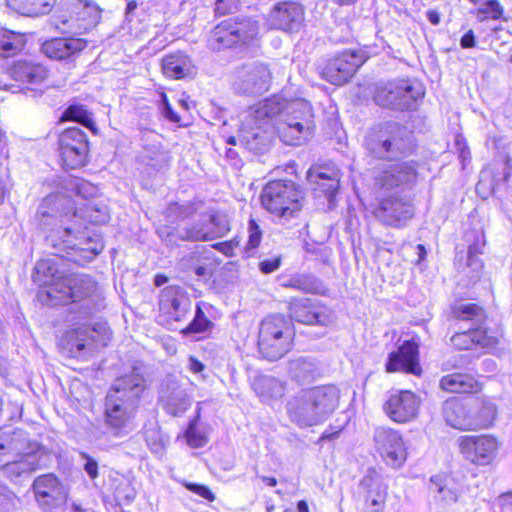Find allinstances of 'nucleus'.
Wrapping results in <instances>:
<instances>
[{
    "label": "nucleus",
    "mask_w": 512,
    "mask_h": 512,
    "mask_svg": "<svg viewBox=\"0 0 512 512\" xmlns=\"http://www.w3.org/2000/svg\"><path fill=\"white\" fill-rule=\"evenodd\" d=\"M290 373L299 382H309L315 377L317 368L312 360L300 358L290 363Z\"/></svg>",
    "instance_id": "nucleus-41"
},
{
    "label": "nucleus",
    "mask_w": 512,
    "mask_h": 512,
    "mask_svg": "<svg viewBox=\"0 0 512 512\" xmlns=\"http://www.w3.org/2000/svg\"><path fill=\"white\" fill-rule=\"evenodd\" d=\"M451 345L458 350H472L480 348H492L498 340L481 328H469L466 331L456 332L450 338Z\"/></svg>",
    "instance_id": "nucleus-26"
},
{
    "label": "nucleus",
    "mask_w": 512,
    "mask_h": 512,
    "mask_svg": "<svg viewBox=\"0 0 512 512\" xmlns=\"http://www.w3.org/2000/svg\"><path fill=\"white\" fill-rule=\"evenodd\" d=\"M202 305H205V303L201 302L196 305L193 320L181 331L184 335L204 333L213 327V323L206 317L202 310Z\"/></svg>",
    "instance_id": "nucleus-42"
},
{
    "label": "nucleus",
    "mask_w": 512,
    "mask_h": 512,
    "mask_svg": "<svg viewBox=\"0 0 512 512\" xmlns=\"http://www.w3.org/2000/svg\"><path fill=\"white\" fill-rule=\"evenodd\" d=\"M303 196L298 186L288 180L270 181L261 193V203L270 213L285 219L293 217L302 207Z\"/></svg>",
    "instance_id": "nucleus-10"
},
{
    "label": "nucleus",
    "mask_w": 512,
    "mask_h": 512,
    "mask_svg": "<svg viewBox=\"0 0 512 512\" xmlns=\"http://www.w3.org/2000/svg\"><path fill=\"white\" fill-rule=\"evenodd\" d=\"M360 485L366 491V503L373 508L372 512H382L387 497V485L382 476L375 469H369Z\"/></svg>",
    "instance_id": "nucleus-27"
},
{
    "label": "nucleus",
    "mask_w": 512,
    "mask_h": 512,
    "mask_svg": "<svg viewBox=\"0 0 512 512\" xmlns=\"http://www.w3.org/2000/svg\"><path fill=\"white\" fill-rule=\"evenodd\" d=\"M423 96V86L407 78L389 81L377 90L374 99L382 107L405 111L414 109Z\"/></svg>",
    "instance_id": "nucleus-11"
},
{
    "label": "nucleus",
    "mask_w": 512,
    "mask_h": 512,
    "mask_svg": "<svg viewBox=\"0 0 512 512\" xmlns=\"http://www.w3.org/2000/svg\"><path fill=\"white\" fill-rule=\"evenodd\" d=\"M8 5L25 16L38 17L51 12L56 0H6Z\"/></svg>",
    "instance_id": "nucleus-38"
},
{
    "label": "nucleus",
    "mask_w": 512,
    "mask_h": 512,
    "mask_svg": "<svg viewBox=\"0 0 512 512\" xmlns=\"http://www.w3.org/2000/svg\"><path fill=\"white\" fill-rule=\"evenodd\" d=\"M459 449L464 458L472 463L489 464L498 449V442L492 436H462L458 439Z\"/></svg>",
    "instance_id": "nucleus-19"
},
{
    "label": "nucleus",
    "mask_w": 512,
    "mask_h": 512,
    "mask_svg": "<svg viewBox=\"0 0 512 512\" xmlns=\"http://www.w3.org/2000/svg\"><path fill=\"white\" fill-rule=\"evenodd\" d=\"M151 161L155 160V163H148V165L156 168L157 170L163 168L166 165V155L164 152H157L155 158H150Z\"/></svg>",
    "instance_id": "nucleus-64"
},
{
    "label": "nucleus",
    "mask_w": 512,
    "mask_h": 512,
    "mask_svg": "<svg viewBox=\"0 0 512 512\" xmlns=\"http://www.w3.org/2000/svg\"><path fill=\"white\" fill-rule=\"evenodd\" d=\"M24 46L23 36L19 33L0 29V56L10 57L15 55Z\"/></svg>",
    "instance_id": "nucleus-40"
},
{
    "label": "nucleus",
    "mask_w": 512,
    "mask_h": 512,
    "mask_svg": "<svg viewBox=\"0 0 512 512\" xmlns=\"http://www.w3.org/2000/svg\"><path fill=\"white\" fill-rule=\"evenodd\" d=\"M74 14L69 19H62V24L67 26V31L73 34H82L96 25L100 17V10L92 1L77 0L74 6Z\"/></svg>",
    "instance_id": "nucleus-24"
},
{
    "label": "nucleus",
    "mask_w": 512,
    "mask_h": 512,
    "mask_svg": "<svg viewBox=\"0 0 512 512\" xmlns=\"http://www.w3.org/2000/svg\"><path fill=\"white\" fill-rule=\"evenodd\" d=\"M213 240L223 237L230 231L229 222L225 215L212 214L208 218Z\"/></svg>",
    "instance_id": "nucleus-48"
},
{
    "label": "nucleus",
    "mask_w": 512,
    "mask_h": 512,
    "mask_svg": "<svg viewBox=\"0 0 512 512\" xmlns=\"http://www.w3.org/2000/svg\"><path fill=\"white\" fill-rule=\"evenodd\" d=\"M308 180L315 184L314 189L322 192L329 201L336 195L339 188V179L335 172L327 173L320 168H311L307 173Z\"/></svg>",
    "instance_id": "nucleus-35"
},
{
    "label": "nucleus",
    "mask_w": 512,
    "mask_h": 512,
    "mask_svg": "<svg viewBox=\"0 0 512 512\" xmlns=\"http://www.w3.org/2000/svg\"><path fill=\"white\" fill-rule=\"evenodd\" d=\"M239 0H217L215 3V12L219 15H225L235 11L238 8Z\"/></svg>",
    "instance_id": "nucleus-57"
},
{
    "label": "nucleus",
    "mask_w": 512,
    "mask_h": 512,
    "mask_svg": "<svg viewBox=\"0 0 512 512\" xmlns=\"http://www.w3.org/2000/svg\"><path fill=\"white\" fill-rule=\"evenodd\" d=\"M28 453L42 454V447L36 442H31L23 429L0 431V461H4L2 457L9 458Z\"/></svg>",
    "instance_id": "nucleus-20"
},
{
    "label": "nucleus",
    "mask_w": 512,
    "mask_h": 512,
    "mask_svg": "<svg viewBox=\"0 0 512 512\" xmlns=\"http://www.w3.org/2000/svg\"><path fill=\"white\" fill-rule=\"evenodd\" d=\"M160 109L163 116L171 122L177 123L180 121V116L172 109L168 97L165 93L160 94Z\"/></svg>",
    "instance_id": "nucleus-56"
},
{
    "label": "nucleus",
    "mask_w": 512,
    "mask_h": 512,
    "mask_svg": "<svg viewBox=\"0 0 512 512\" xmlns=\"http://www.w3.org/2000/svg\"><path fill=\"white\" fill-rule=\"evenodd\" d=\"M294 330L291 321L283 315H269L263 319L258 331V351L263 358L276 361L292 348Z\"/></svg>",
    "instance_id": "nucleus-9"
},
{
    "label": "nucleus",
    "mask_w": 512,
    "mask_h": 512,
    "mask_svg": "<svg viewBox=\"0 0 512 512\" xmlns=\"http://www.w3.org/2000/svg\"><path fill=\"white\" fill-rule=\"evenodd\" d=\"M339 390L333 385L303 389L286 404L289 419L301 428L324 422L339 403Z\"/></svg>",
    "instance_id": "nucleus-6"
},
{
    "label": "nucleus",
    "mask_w": 512,
    "mask_h": 512,
    "mask_svg": "<svg viewBox=\"0 0 512 512\" xmlns=\"http://www.w3.org/2000/svg\"><path fill=\"white\" fill-rule=\"evenodd\" d=\"M290 318L307 325L328 326L333 322L332 311L310 298H295L289 303Z\"/></svg>",
    "instance_id": "nucleus-18"
},
{
    "label": "nucleus",
    "mask_w": 512,
    "mask_h": 512,
    "mask_svg": "<svg viewBox=\"0 0 512 512\" xmlns=\"http://www.w3.org/2000/svg\"><path fill=\"white\" fill-rule=\"evenodd\" d=\"M281 264V257L276 256L271 259H265L260 261L259 263V269L264 274H270L277 270L280 267Z\"/></svg>",
    "instance_id": "nucleus-59"
},
{
    "label": "nucleus",
    "mask_w": 512,
    "mask_h": 512,
    "mask_svg": "<svg viewBox=\"0 0 512 512\" xmlns=\"http://www.w3.org/2000/svg\"><path fill=\"white\" fill-rule=\"evenodd\" d=\"M430 490L438 494V498L445 503H454L458 499L456 491L448 487L446 479L440 476H434L431 478Z\"/></svg>",
    "instance_id": "nucleus-44"
},
{
    "label": "nucleus",
    "mask_w": 512,
    "mask_h": 512,
    "mask_svg": "<svg viewBox=\"0 0 512 512\" xmlns=\"http://www.w3.org/2000/svg\"><path fill=\"white\" fill-rule=\"evenodd\" d=\"M10 75L16 81L25 83L30 89L42 84L48 77V70L40 63L31 61H17L10 69Z\"/></svg>",
    "instance_id": "nucleus-29"
},
{
    "label": "nucleus",
    "mask_w": 512,
    "mask_h": 512,
    "mask_svg": "<svg viewBox=\"0 0 512 512\" xmlns=\"http://www.w3.org/2000/svg\"><path fill=\"white\" fill-rule=\"evenodd\" d=\"M64 115L68 119L81 123L86 127H91L93 125V121L90 117V114L81 105H71L67 108Z\"/></svg>",
    "instance_id": "nucleus-49"
},
{
    "label": "nucleus",
    "mask_w": 512,
    "mask_h": 512,
    "mask_svg": "<svg viewBox=\"0 0 512 512\" xmlns=\"http://www.w3.org/2000/svg\"><path fill=\"white\" fill-rule=\"evenodd\" d=\"M365 60L362 53L345 50L327 62L322 75L331 84L343 85L364 64Z\"/></svg>",
    "instance_id": "nucleus-16"
},
{
    "label": "nucleus",
    "mask_w": 512,
    "mask_h": 512,
    "mask_svg": "<svg viewBox=\"0 0 512 512\" xmlns=\"http://www.w3.org/2000/svg\"><path fill=\"white\" fill-rule=\"evenodd\" d=\"M81 457L85 460L84 470L91 479H95L98 476V463L97 461L89 456L87 453H81Z\"/></svg>",
    "instance_id": "nucleus-58"
},
{
    "label": "nucleus",
    "mask_w": 512,
    "mask_h": 512,
    "mask_svg": "<svg viewBox=\"0 0 512 512\" xmlns=\"http://www.w3.org/2000/svg\"><path fill=\"white\" fill-rule=\"evenodd\" d=\"M282 286L312 294H324L326 291L323 282L309 273L293 274L282 283Z\"/></svg>",
    "instance_id": "nucleus-36"
},
{
    "label": "nucleus",
    "mask_w": 512,
    "mask_h": 512,
    "mask_svg": "<svg viewBox=\"0 0 512 512\" xmlns=\"http://www.w3.org/2000/svg\"><path fill=\"white\" fill-rule=\"evenodd\" d=\"M304 20V10L295 2L277 3L269 13L272 27L284 31H297Z\"/></svg>",
    "instance_id": "nucleus-23"
},
{
    "label": "nucleus",
    "mask_w": 512,
    "mask_h": 512,
    "mask_svg": "<svg viewBox=\"0 0 512 512\" xmlns=\"http://www.w3.org/2000/svg\"><path fill=\"white\" fill-rule=\"evenodd\" d=\"M200 417V407L197 408L196 416L194 419H192L185 431V436L188 441V444L194 448H200L203 447L207 439L206 437L197 430V422Z\"/></svg>",
    "instance_id": "nucleus-47"
},
{
    "label": "nucleus",
    "mask_w": 512,
    "mask_h": 512,
    "mask_svg": "<svg viewBox=\"0 0 512 512\" xmlns=\"http://www.w3.org/2000/svg\"><path fill=\"white\" fill-rule=\"evenodd\" d=\"M366 150L376 158L393 160L410 152L412 140L407 130L395 122L371 128L364 139Z\"/></svg>",
    "instance_id": "nucleus-8"
},
{
    "label": "nucleus",
    "mask_w": 512,
    "mask_h": 512,
    "mask_svg": "<svg viewBox=\"0 0 512 512\" xmlns=\"http://www.w3.org/2000/svg\"><path fill=\"white\" fill-rule=\"evenodd\" d=\"M145 379L136 371L117 378L105 401V421L115 436L134 430L133 418L145 390Z\"/></svg>",
    "instance_id": "nucleus-4"
},
{
    "label": "nucleus",
    "mask_w": 512,
    "mask_h": 512,
    "mask_svg": "<svg viewBox=\"0 0 512 512\" xmlns=\"http://www.w3.org/2000/svg\"><path fill=\"white\" fill-rule=\"evenodd\" d=\"M187 368L194 374L204 371L205 365L194 356L188 358Z\"/></svg>",
    "instance_id": "nucleus-63"
},
{
    "label": "nucleus",
    "mask_w": 512,
    "mask_h": 512,
    "mask_svg": "<svg viewBox=\"0 0 512 512\" xmlns=\"http://www.w3.org/2000/svg\"><path fill=\"white\" fill-rule=\"evenodd\" d=\"M180 238L186 241H211L213 234L210 229L208 219L202 220L184 229V235Z\"/></svg>",
    "instance_id": "nucleus-43"
},
{
    "label": "nucleus",
    "mask_w": 512,
    "mask_h": 512,
    "mask_svg": "<svg viewBox=\"0 0 512 512\" xmlns=\"http://www.w3.org/2000/svg\"><path fill=\"white\" fill-rule=\"evenodd\" d=\"M162 71L168 78L184 79L195 75L196 67L187 54L176 52L166 55L162 59Z\"/></svg>",
    "instance_id": "nucleus-31"
},
{
    "label": "nucleus",
    "mask_w": 512,
    "mask_h": 512,
    "mask_svg": "<svg viewBox=\"0 0 512 512\" xmlns=\"http://www.w3.org/2000/svg\"><path fill=\"white\" fill-rule=\"evenodd\" d=\"M248 241L245 247L246 253L250 254V251L256 249L261 242L262 239V231L254 219H249L248 221Z\"/></svg>",
    "instance_id": "nucleus-50"
},
{
    "label": "nucleus",
    "mask_w": 512,
    "mask_h": 512,
    "mask_svg": "<svg viewBox=\"0 0 512 512\" xmlns=\"http://www.w3.org/2000/svg\"><path fill=\"white\" fill-rule=\"evenodd\" d=\"M260 24L251 17H234L221 21L210 32L208 47L213 51L233 49L248 53L259 46Z\"/></svg>",
    "instance_id": "nucleus-7"
},
{
    "label": "nucleus",
    "mask_w": 512,
    "mask_h": 512,
    "mask_svg": "<svg viewBox=\"0 0 512 512\" xmlns=\"http://www.w3.org/2000/svg\"><path fill=\"white\" fill-rule=\"evenodd\" d=\"M420 398L409 390L391 394L383 405L385 414L396 423L404 424L417 418Z\"/></svg>",
    "instance_id": "nucleus-17"
},
{
    "label": "nucleus",
    "mask_w": 512,
    "mask_h": 512,
    "mask_svg": "<svg viewBox=\"0 0 512 512\" xmlns=\"http://www.w3.org/2000/svg\"><path fill=\"white\" fill-rule=\"evenodd\" d=\"M37 297L41 303L50 306L80 303L79 319L86 321L75 323L74 327L67 331L62 340L64 348L76 358L83 357L96 348V343L106 331V326L99 322H91L90 319L103 307V299L97 292L96 282L90 276H66L61 283L54 285L50 290H40Z\"/></svg>",
    "instance_id": "nucleus-2"
},
{
    "label": "nucleus",
    "mask_w": 512,
    "mask_h": 512,
    "mask_svg": "<svg viewBox=\"0 0 512 512\" xmlns=\"http://www.w3.org/2000/svg\"><path fill=\"white\" fill-rule=\"evenodd\" d=\"M11 460L7 459L1 469L5 476L12 481L29 475L40 466L41 454L28 453V455L11 456Z\"/></svg>",
    "instance_id": "nucleus-32"
},
{
    "label": "nucleus",
    "mask_w": 512,
    "mask_h": 512,
    "mask_svg": "<svg viewBox=\"0 0 512 512\" xmlns=\"http://www.w3.org/2000/svg\"><path fill=\"white\" fill-rule=\"evenodd\" d=\"M191 304L190 298L180 287L169 286L161 292L160 310L176 322H181L187 318L191 310Z\"/></svg>",
    "instance_id": "nucleus-22"
},
{
    "label": "nucleus",
    "mask_w": 512,
    "mask_h": 512,
    "mask_svg": "<svg viewBox=\"0 0 512 512\" xmlns=\"http://www.w3.org/2000/svg\"><path fill=\"white\" fill-rule=\"evenodd\" d=\"M64 278L66 276L61 274L54 259H42L36 263L33 281L43 287L42 290H50L54 285L61 283Z\"/></svg>",
    "instance_id": "nucleus-34"
},
{
    "label": "nucleus",
    "mask_w": 512,
    "mask_h": 512,
    "mask_svg": "<svg viewBox=\"0 0 512 512\" xmlns=\"http://www.w3.org/2000/svg\"><path fill=\"white\" fill-rule=\"evenodd\" d=\"M186 487L188 490L194 492L195 494L201 496L204 499H207L210 501L214 500L213 493L206 486H203L200 484H195V483H188V484H186Z\"/></svg>",
    "instance_id": "nucleus-60"
},
{
    "label": "nucleus",
    "mask_w": 512,
    "mask_h": 512,
    "mask_svg": "<svg viewBox=\"0 0 512 512\" xmlns=\"http://www.w3.org/2000/svg\"><path fill=\"white\" fill-rule=\"evenodd\" d=\"M197 208L192 203L171 204L168 208V215L171 216L173 214L176 215L178 220H184L196 212Z\"/></svg>",
    "instance_id": "nucleus-55"
},
{
    "label": "nucleus",
    "mask_w": 512,
    "mask_h": 512,
    "mask_svg": "<svg viewBox=\"0 0 512 512\" xmlns=\"http://www.w3.org/2000/svg\"><path fill=\"white\" fill-rule=\"evenodd\" d=\"M35 500L42 511L55 512L67 501L68 493L53 474L38 476L32 484Z\"/></svg>",
    "instance_id": "nucleus-14"
},
{
    "label": "nucleus",
    "mask_w": 512,
    "mask_h": 512,
    "mask_svg": "<svg viewBox=\"0 0 512 512\" xmlns=\"http://www.w3.org/2000/svg\"><path fill=\"white\" fill-rule=\"evenodd\" d=\"M86 46L87 42L82 38H54L45 41L41 46V51L48 58L66 60L78 55Z\"/></svg>",
    "instance_id": "nucleus-25"
},
{
    "label": "nucleus",
    "mask_w": 512,
    "mask_h": 512,
    "mask_svg": "<svg viewBox=\"0 0 512 512\" xmlns=\"http://www.w3.org/2000/svg\"><path fill=\"white\" fill-rule=\"evenodd\" d=\"M271 83V72L261 62L243 64L235 70L233 86L240 94L256 96L265 93Z\"/></svg>",
    "instance_id": "nucleus-12"
},
{
    "label": "nucleus",
    "mask_w": 512,
    "mask_h": 512,
    "mask_svg": "<svg viewBox=\"0 0 512 512\" xmlns=\"http://www.w3.org/2000/svg\"><path fill=\"white\" fill-rule=\"evenodd\" d=\"M160 401L163 403L164 410L174 417L182 416L191 406V400L186 391L177 383H171L161 391Z\"/></svg>",
    "instance_id": "nucleus-30"
},
{
    "label": "nucleus",
    "mask_w": 512,
    "mask_h": 512,
    "mask_svg": "<svg viewBox=\"0 0 512 512\" xmlns=\"http://www.w3.org/2000/svg\"><path fill=\"white\" fill-rule=\"evenodd\" d=\"M59 152L63 166L75 169L83 166L88 156L86 133L79 127H69L59 136Z\"/></svg>",
    "instance_id": "nucleus-13"
},
{
    "label": "nucleus",
    "mask_w": 512,
    "mask_h": 512,
    "mask_svg": "<svg viewBox=\"0 0 512 512\" xmlns=\"http://www.w3.org/2000/svg\"><path fill=\"white\" fill-rule=\"evenodd\" d=\"M503 12V7L498 0H485L477 9L476 15L480 21L488 18L498 20L502 18Z\"/></svg>",
    "instance_id": "nucleus-46"
},
{
    "label": "nucleus",
    "mask_w": 512,
    "mask_h": 512,
    "mask_svg": "<svg viewBox=\"0 0 512 512\" xmlns=\"http://www.w3.org/2000/svg\"><path fill=\"white\" fill-rule=\"evenodd\" d=\"M443 417L446 423L459 430H473L477 428L476 418L467 410L466 406L456 398L448 399L443 404Z\"/></svg>",
    "instance_id": "nucleus-28"
},
{
    "label": "nucleus",
    "mask_w": 512,
    "mask_h": 512,
    "mask_svg": "<svg viewBox=\"0 0 512 512\" xmlns=\"http://www.w3.org/2000/svg\"><path fill=\"white\" fill-rule=\"evenodd\" d=\"M452 317L461 321H472L478 325L485 318L484 310L474 303H458L452 306Z\"/></svg>",
    "instance_id": "nucleus-39"
},
{
    "label": "nucleus",
    "mask_w": 512,
    "mask_h": 512,
    "mask_svg": "<svg viewBox=\"0 0 512 512\" xmlns=\"http://www.w3.org/2000/svg\"><path fill=\"white\" fill-rule=\"evenodd\" d=\"M374 441L377 451L388 465L398 468L405 462L407 448L397 430L378 427L374 432Z\"/></svg>",
    "instance_id": "nucleus-15"
},
{
    "label": "nucleus",
    "mask_w": 512,
    "mask_h": 512,
    "mask_svg": "<svg viewBox=\"0 0 512 512\" xmlns=\"http://www.w3.org/2000/svg\"><path fill=\"white\" fill-rule=\"evenodd\" d=\"M238 139L249 151L259 154L267 150L270 123L279 138L288 145H299L314 133V113L303 98H287L277 94L250 107L243 115Z\"/></svg>",
    "instance_id": "nucleus-1"
},
{
    "label": "nucleus",
    "mask_w": 512,
    "mask_h": 512,
    "mask_svg": "<svg viewBox=\"0 0 512 512\" xmlns=\"http://www.w3.org/2000/svg\"><path fill=\"white\" fill-rule=\"evenodd\" d=\"M482 251L477 247V245H470L467 252V266L471 268L473 271L472 279L479 278V272L481 271L483 264L481 260L478 258V255L481 254Z\"/></svg>",
    "instance_id": "nucleus-52"
},
{
    "label": "nucleus",
    "mask_w": 512,
    "mask_h": 512,
    "mask_svg": "<svg viewBox=\"0 0 512 512\" xmlns=\"http://www.w3.org/2000/svg\"><path fill=\"white\" fill-rule=\"evenodd\" d=\"M455 147L458 151L459 158L464 164L466 160L470 159V152L466 145L465 139L461 135H457L455 138Z\"/></svg>",
    "instance_id": "nucleus-61"
},
{
    "label": "nucleus",
    "mask_w": 512,
    "mask_h": 512,
    "mask_svg": "<svg viewBox=\"0 0 512 512\" xmlns=\"http://www.w3.org/2000/svg\"><path fill=\"white\" fill-rule=\"evenodd\" d=\"M440 387L450 393H477L482 385L469 374L452 373L441 378Z\"/></svg>",
    "instance_id": "nucleus-33"
},
{
    "label": "nucleus",
    "mask_w": 512,
    "mask_h": 512,
    "mask_svg": "<svg viewBox=\"0 0 512 512\" xmlns=\"http://www.w3.org/2000/svg\"><path fill=\"white\" fill-rule=\"evenodd\" d=\"M417 171L415 162H397L390 164L375 177L376 186L390 191L398 189L392 194L382 197L373 214L382 224L391 227H402L414 216V206L404 197L402 191L415 184Z\"/></svg>",
    "instance_id": "nucleus-3"
},
{
    "label": "nucleus",
    "mask_w": 512,
    "mask_h": 512,
    "mask_svg": "<svg viewBox=\"0 0 512 512\" xmlns=\"http://www.w3.org/2000/svg\"><path fill=\"white\" fill-rule=\"evenodd\" d=\"M159 237L169 246L177 245L179 241H183L180 236L184 235L183 231H178L170 226H161L157 229Z\"/></svg>",
    "instance_id": "nucleus-54"
},
{
    "label": "nucleus",
    "mask_w": 512,
    "mask_h": 512,
    "mask_svg": "<svg viewBox=\"0 0 512 512\" xmlns=\"http://www.w3.org/2000/svg\"><path fill=\"white\" fill-rule=\"evenodd\" d=\"M69 190L74 191L77 196L84 199L89 196H93L96 192V188L91 183L82 179L71 180L69 183Z\"/></svg>",
    "instance_id": "nucleus-53"
},
{
    "label": "nucleus",
    "mask_w": 512,
    "mask_h": 512,
    "mask_svg": "<svg viewBox=\"0 0 512 512\" xmlns=\"http://www.w3.org/2000/svg\"><path fill=\"white\" fill-rule=\"evenodd\" d=\"M78 211H74L71 215V224H67L61 220L62 225L58 230L60 238L67 248L82 253L81 257L85 261L94 259L103 249V244L97 235H91L83 222L87 220L92 224H105L110 219L108 207L102 202L89 201Z\"/></svg>",
    "instance_id": "nucleus-5"
},
{
    "label": "nucleus",
    "mask_w": 512,
    "mask_h": 512,
    "mask_svg": "<svg viewBox=\"0 0 512 512\" xmlns=\"http://www.w3.org/2000/svg\"><path fill=\"white\" fill-rule=\"evenodd\" d=\"M64 201L62 196H53L47 197L37 211V218L39 222V226L46 230L48 229L55 221V217L48 211V206L52 203L59 204Z\"/></svg>",
    "instance_id": "nucleus-45"
},
{
    "label": "nucleus",
    "mask_w": 512,
    "mask_h": 512,
    "mask_svg": "<svg viewBox=\"0 0 512 512\" xmlns=\"http://www.w3.org/2000/svg\"><path fill=\"white\" fill-rule=\"evenodd\" d=\"M385 370L388 373L406 372L420 375L418 345L412 341H405L397 351L388 355Z\"/></svg>",
    "instance_id": "nucleus-21"
},
{
    "label": "nucleus",
    "mask_w": 512,
    "mask_h": 512,
    "mask_svg": "<svg viewBox=\"0 0 512 512\" xmlns=\"http://www.w3.org/2000/svg\"><path fill=\"white\" fill-rule=\"evenodd\" d=\"M253 390L262 402L280 398L284 395L285 387L281 381L271 376H260L253 381Z\"/></svg>",
    "instance_id": "nucleus-37"
},
{
    "label": "nucleus",
    "mask_w": 512,
    "mask_h": 512,
    "mask_svg": "<svg viewBox=\"0 0 512 512\" xmlns=\"http://www.w3.org/2000/svg\"><path fill=\"white\" fill-rule=\"evenodd\" d=\"M496 406L492 402H484L476 419L477 427H488L496 417Z\"/></svg>",
    "instance_id": "nucleus-51"
},
{
    "label": "nucleus",
    "mask_w": 512,
    "mask_h": 512,
    "mask_svg": "<svg viewBox=\"0 0 512 512\" xmlns=\"http://www.w3.org/2000/svg\"><path fill=\"white\" fill-rule=\"evenodd\" d=\"M476 45V39L472 30L467 31L460 39V46L464 49L473 48Z\"/></svg>",
    "instance_id": "nucleus-62"
}]
</instances>
